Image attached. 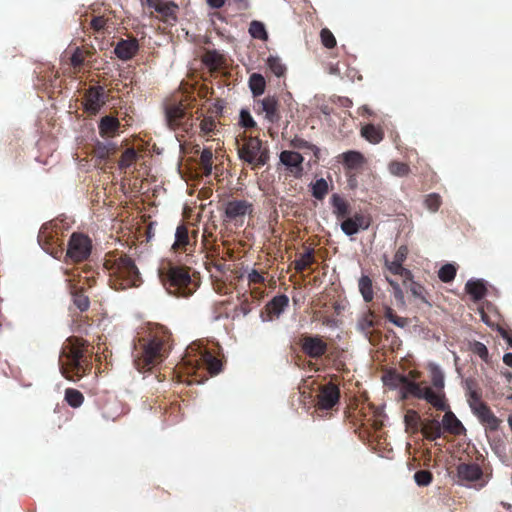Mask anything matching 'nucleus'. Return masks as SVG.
<instances>
[{"label": "nucleus", "instance_id": "nucleus-1", "mask_svg": "<svg viewBox=\"0 0 512 512\" xmlns=\"http://www.w3.org/2000/svg\"><path fill=\"white\" fill-rule=\"evenodd\" d=\"M159 279L166 291L177 297H188L195 292L188 270L184 267L167 265L158 270Z\"/></svg>", "mask_w": 512, "mask_h": 512}, {"label": "nucleus", "instance_id": "nucleus-2", "mask_svg": "<svg viewBox=\"0 0 512 512\" xmlns=\"http://www.w3.org/2000/svg\"><path fill=\"white\" fill-rule=\"evenodd\" d=\"M399 389L402 399L413 396L417 399L425 400L437 410H446L448 408L445 393H436L431 387L422 386L421 383H416L407 377L405 383Z\"/></svg>", "mask_w": 512, "mask_h": 512}, {"label": "nucleus", "instance_id": "nucleus-3", "mask_svg": "<svg viewBox=\"0 0 512 512\" xmlns=\"http://www.w3.org/2000/svg\"><path fill=\"white\" fill-rule=\"evenodd\" d=\"M109 269L111 270L110 275L115 278V288L126 289L138 286L140 283L139 271L132 259L127 256L116 259Z\"/></svg>", "mask_w": 512, "mask_h": 512}, {"label": "nucleus", "instance_id": "nucleus-4", "mask_svg": "<svg viewBox=\"0 0 512 512\" xmlns=\"http://www.w3.org/2000/svg\"><path fill=\"white\" fill-rule=\"evenodd\" d=\"M83 352L80 344L75 340L68 339L62 349L60 356V370L64 377L69 380H74V376L70 375V372H75V375L80 378L79 373L81 369L80 360Z\"/></svg>", "mask_w": 512, "mask_h": 512}, {"label": "nucleus", "instance_id": "nucleus-5", "mask_svg": "<svg viewBox=\"0 0 512 512\" xmlns=\"http://www.w3.org/2000/svg\"><path fill=\"white\" fill-rule=\"evenodd\" d=\"M240 159L253 167L264 166L269 159L267 149L262 147V142L256 137H250L241 147L238 148Z\"/></svg>", "mask_w": 512, "mask_h": 512}, {"label": "nucleus", "instance_id": "nucleus-6", "mask_svg": "<svg viewBox=\"0 0 512 512\" xmlns=\"http://www.w3.org/2000/svg\"><path fill=\"white\" fill-rule=\"evenodd\" d=\"M91 248V241L87 236L73 233L68 243L67 257L74 262H81L89 257Z\"/></svg>", "mask_w": 512, "mask_h": 512}, {"label": "nucleus", "instance_id": "nucleus-7", "mask_svg": "<svg viewBox=\"0 0 512 512\" xmlns=\"http://www.w3.org/2000/svg\"><path fill=\"white\" fill-rule=\"evenodd\" d=\"M165 357L163 341L159 338H153L144 346L143 363L150 367L160 363Z\"/></svg>", "mask_w": 512, "mask_h": 512}, {"label": "nucleus", "instance_id": "nucleus-8", "mask_svg": "<svg viewBox=\"0 0 512 512\" xmlns=\"http://www.w3.org/2000/svg\"><path fill=\"white\" fill-rule=\"evenodd\" d=\"M281 164H283L288 172L295 178H300L303 174L302 163L304 161L303 156L295 151L285 150L280 153L279 156Z\"/></svg>", "mask_w": 512, "mask_h": 512}, {"label": "nucleus", "instance_id": "nucleus-9", "mask_svg": "<svg viewBox=\"0 0 512 512\" xmlns=\"http://www.w3.org/2000/svg\"><path fill=\"white\" fill-rule=\"evenodd\" d=\"M339 397V388L333 383H328L320 388L317 405L319 409L329 410L338 403Z\"/></svg>", "mask_w": 512, "mask_h": 512}, {"label": "nucleus", "instance_id": "nucleus-10", "mask_svg": "<svg viewBox=\"0 0 512 512\" xmlns=\"http://www.w3.org/2000/svg\"><path fill=\"white\" fill-rule=\"evenodd\" d=\"M371 224L370 217L361 213L346 218L341 223V230L347 236L357 234L361 230H367Z\"/></svg>", "mask_w": 512, "mask_h": 512}, {"label": "nucleus", "instance_id": "nucleus-11", "mask_svg": "<svg viewBox=\"0 0 512 512\" xmlns=\"http://www.w3.org/2000/svg\"><path fill=\"white\" fill-rule=\"evenodd\" d=\"M147 6L154 9L160 18L167 23H174L177 19L176 11L178 6L171 1L165 0H147Z\"/></svg>", "mask_w": 512, "mask_h": 512}, {"label": "nucleus", "instance_id": "nucleus-12", "mask_svg": "<svg viewBox=\"0 0 512 512\" xmlns=\"http://www.w3.org/2000/svg\"><path fill=\"white\" fill-rule=\"evenodd\" d=\"M225 216L230 220L243 219L253 212V205L247 200H233L225 205Z\"/></svg>", "mask_w": 512, "mask_h": 512}, {"label": "nucleus", "instance_id": "nucleus-13", "mask_svg": "<svg viewBox=\"0 0 512 512\" xmlns=\"http://www.w3.org/2000/svg\"><path fill=\"white\" fill-rule=\"evenodd\" d=\"M302 349L312 358H318L325 354L327 344L318 336H307L302 340Z\"/></svg>", "mask_w": 512, "mask_h": 512}, {"label": "nucleus", "instance_id": "nucleus-14", "mask_svg": "<svg viewBox=\"0 0 512 512\" xmlns=\"http://www.w3.org/2000/svg\"><path fill=\"white\" fill-rule=\"evenodd\" d=\"M457 476L461 482H474L481 478L482 470L474 463H461L457 467Z\"/></svg>", "mask_w": 512, "mask_h": 512}, {"label": "nucleus", "instance_id": "nucleus-15", "mask_svg": "<svg viewBox=\"0 0 512 512\" xmlns=\"http://www.w3.org/2000/svg\"><path fill=\"white\" fill-rule=\"evenodd\" d=\"M69 289L73 297L74 304L81 310L85 311L89 307V298L85 294L82 293L83 285H80L81 280L78 281V284L74 283V280L69 278Z\"/></svg>", "mask_w": 512, "mask_h": 512}, {"label": "nucleus", "instance_id": "nucleus-16", "mask_svg": "<svg viewBox=\"0 0 512 512\" xmlns=\"http://www.w3.org/2000/svg\"><path fill=\"white\" fill-rule=\"evenodd\" d=\"M138 51V43L135 39L121 40L115 47V54L121 60L131 59Z\"/></svg>", "mask_w": 512, "mask_h": 512}, {"label": "nucleus", "instance_id": "nucleus-17", "mask_svg": "<svg viewBox=\"0 0 512 512\" xmlns=\"http://www.w3.org/2000/svg\"><path fill=\"white\" fill-rule=\"evenodd\" d=\"M476 406L473 407L472 411L475 415L482 421L486 423L491 429H496L498 427L499 421L496 416L491 412L489 407L484 403H476Z\"/></svg>", "mask_w": 512, "mask_h": 512}, {"label": "nucleus", "instance_id": "nucleus-18", "mask_svg": "<svg viewBox=\"0 0 512 512\" xmlns=\"http://www.w3.org/2000/svg\"><path fill=\"white\" fill-rule=\"evenodd\" d=\"M444 411L445 414L441 422L442 429L451 434L460 435L464 431L463 425L457 419L455 414L449 410V407Z\"/></svg>", "mask_w": 512, "mask_h": 512}, {"label": "nucleus", "instance_id": "nucleus-19", "mask_svg": "<svg viewBox=\"0 0 512 512\" xmlns=\"http://www.w3.org/2000/svg\"><path fill=\"white\" fill-rule=\"evenodd\" d=\"M258 105L260 107L261 112L264 113L265 118L268 121L274 122L278 119V101L275 97L267 96L262 100L258 101Z\"/></svg>", "mask_w": 512, "mask_h": 512}, {"label": "nucleus", "instance_id": "nucleus-20", "mask_svg": "<svg viewBox=\"0 0 512 512\" xmlns=\"http://www.w3.org/2000/svg\"><path fill=\"white\" fill-rule=\"evenodd\" d=\"M428 370L430 373V380L433 386L431 388L433 391L436 393H444L445 376L440 366L435 363H429Z\"/></svg>", "mask_w": 512, "mask_h": 512}, {"label": "nucleus", "instance_id": "nucleus-21", "mask_svg": "<svg viewBox=\"0 0 512 512\" xmlns=\"http://www.w3.org/2000/svg\"><path fill=\"white\" fill-rule=\"evenodd\" d=\"M289 304V299L286 295L275 296L266 306L267 313L270 320L273 317H279Z\"/></svg>", "mask_w": 512, "mask_h": 512}, {"label": "nucleus", "instance_id": "nucleus-22", "mask_svg": "<svg viewBox=\"0 0 512 512\" xmlns=\"http://www.w3.org/2000/svg\"><path fill=\"white\" fill-rule=\"evenodd\" d=\"M103 89L101 87L91 88L86 94V109L95 113L103 103Z\"/></svg>", "mask_w": 512, "mask_h": 512}, {"label": "nucleus", "instance_id": "nucleus-23", "mask_svg": "<svg viewBox=\"0 0 512 512\" xmlns=\"http://www.w3.org/2000/svg\"><path fill=\"white\" fill-rule=\"evenodd\" d=\"M185 116V111L182 105H171L166 110V119L170 128L175 129L181 124Z\"/></svg>", "mask_w": 512, "mask_h": 512}, {"label": "nucleus", "instance_id": "nucleus-24", "mask_svg": "<svg viewBox=\"0 0 512 512\" xmlns=\"http://www.w3.org/2000/svg\"><path fill=\"white\" fill-rule=\"evenodd\" d=\"M442 430L441 423L436 419L426 421L421 427V432L429 440H436L440 438Z\"/></svg>", "mask_w": 512, "mask_h": 512}, {"label": "nucleus", "instance_id": "nucleus-25", "mask_svg": "<svg viewBox=\"0 0 512 512\" xmlns=\"http://www.w3.org/2000/svg\"><path fill=\"white\" fill-rule=\"evenodd\" d=\"M119 128V122L116 118L105 116L99 124V131L103 137H111Z\"/></svg>", "mask_w": 512, "mask_h": 512}, {"label": "nucleus", "instance_id": "nucleus-26", "mask_svg": "<svg viewBox=\"0 0 512 512\" xmlns=\"http://www.w3.org/2000/svg\"><path fill=\"white\" fill-rule=\"evenodd\" d=\"M331 204L333 206V213L337 219H344L349 214L348 203L339 195L334 194L331 197Z\"/></svg>", "mask_w": 512, "mask_h": 512}, {"label": "nucleus", "instance_id": "nucleus-27", "mask_svg": "<svg viewBox=\"0 0 512 512\" xmlns=\"http://www.w3.org/2000/svg\"><path fill=\"white\" fill-rule=\"evenodd\" d=\"M466 291L474 300H480L486 294V287L481 280H470L466 283Z\"/></svg>", "mask_w": 512, "mask_h": 512}, {"label": "nucleus", "instance_id": "nucleus-28", "mask_svg": "<svg viewBox=\"0 0 512 512\" xmlns=\"http://www.w3.org/2000/svg\"><path fill=\"white\" fill-rule=\"evenodd\" d=\"M386 267L391 274L399 275L402 278L403 285H406L407 281L412 277L411 272L394 259L393 261H386Z\"/></svg>", "mask_w": 512, "mask_h": 512}, {"label": "nucleus", "instance_id": "nucleus-29", "mask_svg": "<svg viewBox=\"0 0 512 512\" xmlns=\"http://www.w3.org/2000/svg\"><path fill=\"white\" fill-rule=\"evenodd\" d=\"M266 82L261 74L253 73L249 78V87L254 96H260L265 91Z\"/></svg>", "mask_w": 512, "mask_h": 512}, {"label": "nucleus", "instance_id": "nucleus-30", "mask_svg": "<svg viewBox=\"0 0 512 512\" xmlns=\"http://www.w3.org/2000/svg\"><path fill=\"white\" fill-rule=\"evenodd\" d=\"M343 162L349 169H356L364 162V157L360 152L348 151L343 153Z\"/></svg>", "mask_w": 512, "mask_h": 512}, {"label": "nucleus", "instance_id": "nucleus-31", "mask_svg": "<svg viewBox=\"0 0 512 512\" xmlns=\"http://www.w3.org/2000/svg\"><path fill=\"white\" fill-rule=\"evenodd\" d=\"M361 134L367 141L373 144H377L383 139L382 131L370 124L362 128Z\"/></svg>", "mask_w": 512, "mask_h": 512}, {"label": "nucleus", "instance_id": "nucleus-32", "mask_svg": "<svg viewBox=\"0 0 512 512\" xmlns=\"http://www.w3.org/2000/svg\"><path fill=\"white\" fill-rule=\"evenodd\" d=\"M267 66L276 77H283L287 72L286 65L278 56L268 57Z\"/></svg>", "mask_w": 512, "mask_h": 512}, {"label": "nucleus", "instance_id": "nucleus-33", "mask_svg": "<svg viewBox=\"0 0 512 512\" xmlns=\"http://www.w3.org/2000/svg\"><path fill=\"white\" fill-rule=\"evenodd\" d=\"M406 376L400 375L394 371H389L383 375V383L391 389L400 388L405 383Z\"/></svg>", "mask_w": 512, "mask_h": 512}, {"label": "nucleus", "instance_id": "nucleus-34", "mask_svg": "<svg viewBox=\"0 0 512 512\" xmlns=\"http://www.w3.org/2000/svg\"><path fill=\"white\" fill-rule=\"evenodd\" d=\"M189 243L188 229L184 225L177 227L175 241L172 245L174 250L182 249Z\"/></svg>", "mask_w": 512, "mask_h": 512}, {"label": "nucleus", "instance_id": "nucleus-35", "mask_svg": "<svg viewBox=\"0 0 512 512\" xmlns=\"http://www.w3.org/2000/svg\"><path fill=\"white\" fill-rule=\"evenodd\" d=\"M358 286H359V291H360L364 301L365 302L372 301V299H373V289H372V281H371V279L368 276L363 275L359 279Z\"/></svg>", "mask_w": 512, "mask_h": 512}, {"label": "nucleus", "instance_id": "nucleus-36", "mask_svg": "<svg viewBox=\"0 0 512 512\" xmlns=\"http://www.w3.org/2000/svg\"><path fill=\"white\" fill-rule=\"evenodd\" d=\"M212 158L213 153L210 149H204L200 155V166L205 176H209L212 173Z\"/></svg>", "mask_w": 512, "mask_h": 512}, {"label": "nucleus", "instance_id": "nucleus-37", "mask_svg": "<svg viewBox=\"0 0 512 512\" xmlns=\"http://www.w3.org/2000/svg\"><path fill=\"white\" fill-rule=\"evenodd\" d=\"M65 399L68 404L74 408L80 407L84 401L82 393L72 388L66 389Z\"/></svg>", "mask_w": 512, "mask_h": 512}, {"label": "nucleus", "instance_id": "nucleus-38", "mask_svg": "<svg viewBox=\"0 0 512 512\" xmlns=\"http://www.w3.org/2000/svg\"><path fill=\"white\" fill-rule=\"evenodd\" d=\"M328 193V183L324 178L316 180L312 184V195L318 200H322Z\"/></svg>", "mask_w": 512, "mask_h": 512}, {"label": "nucleus", "instance_id": "nucleus-39", "mask_svg": "<svg viewBox=\"0 0 512 512\" xmlns=\"http://www.w3.org/2000/svg\"><path fill=\"white\" fill-rule=\"evenodd\" d=\"M313 251L307 250L294 261V266L297 271H303L313 263Z\"/></svg>", "mask_w": 512, "mask_h": 512}, {"label": "nucleus", "instance_id": "nucleus-40", "mask_svg": "<svg viewBox=\"0 0 512 512\" xmlns=\"http://www.w3.org/2000/svg\"><path fill=\"white\" fill-rule=\"evenodd\" d=\"M249 33L253 38L266 40L268 35L262 22L252 21L249 27Z\"/></svg>", "mask_w": 512, "mask_h": 512}, {"label": "nucleus", "instance_id": "nucleus-41", "mask_svg": "<svg viewBox=\"0 0 512 512\" xmlns=\"http://www.w3.org/2000/svg\"><path fill=\"white\" fill-rule=\"evenodd\" d=\"M406 430L412 433L418 430L419 415L416 411L409 410L404 417Z\"/></svg>", "mask_w": 512, "mask_h": 512}, {"label": "nucleus", "instance_id": "nucleus-42", "mask_svg": "<svg viewBox=\"0 0 512 512\" xmlns=\"http://www.w3.org/2000/svg\"><path fill=\"white\" fill-rule=\"evenodd\" d=\"M203 361L211 374H218L221 371L220 360L211 355L210 353H205L203 355Z\"/></svg>", "mask_w": 512, "mask_h": 512}, {"label": "nucleus", "instance_id": "nucleus-43", "mask_svg": "<svg viewBox=\"0 0 512 512\" xmlns=\"http://www.w3.org/2000/svg\"><path fill=\"white\" fill-rule=\"evenodd\" d=\"M137 153L133 148H128L124 151L119 161V166L122 169L129 168L136 160Z\"/></svg>", "mask_w": 512, "mask_h": 512}, {"label": "nucleus", "instance_id": "nucleus-44", "mask_svg": "<svg viewBox=\"0 0 512 512\" xmlns=\"http://www.w3.org/2000/svg\"><path fill=\"white\" fill-rule=\"evenodd\" d=\"M388 169L392 175L398 177L406 176L410 171L409 166L407 164L397 161L391 162L389 164Z\"/></svg>", "mask_w": 512, "mask_h": 512}, {"label": "nucleus", "instance_id": "nucleus-45", "mask_svg": "<svg viewBox=\"0 0 512 512\" xmlns=\"http://www.w3.org/2000/svg\"><path fill=\"white\" fill-rule=\"evenodd\" d=\"M456 275V268L452 264H446L441 267L438 272V276L443 282H450L454 279Z\"/></svg>", "mask_w": 512, "mask_h": 512}, {"label": "nucleus", "instance_id": "nucleus-46", "mask_svg": "<svg viewBox=\"0 0 512 512\" xmlns=\"http://www.w3.org/2000/svg\"><path fill=\"white\" fill-rule=\"evenodd\" d=\"M405 286H407L409 288L411 294L415 298L420 299L423 302H426V299H425V296H424V288H423L422 285L412 281V278H411L410 280L407 281Z\"/></svg>", "mask_w": 512, "mask_h": 512}, {"label": "nucleus", "instance_id": "nucleus-47", "mask_svg": "<svg viewBox=\"0 0 512 512\" xmlns=\"http://www.w3.org/2000/svg\"><path fill=\"white\" fill-rule=\"evenodd\" d=\"M426 208L431 212H436L441 205V198L438 194H429L424 201Z\"/></svg>", "mask_w": 512, "mask_h": 512}, {"label": "nucleus", "instance_id": "nucleus-48", "mask_svg": "<svg viewBox=\"0 0 512 512\" xmlns=\"http://www.w3.org/2000/svg\"><path fill=\"white\" fill-rule=\"evenodd\" d=\"M414 479L419 486H427L432 481V474L427 470H420L414 474Z\"/></svg>", "mask_w": 512, "mask_h": 512}, {"label": "nucleus", "instance_id": "nucleus-49", "mask_svg": "<svg viewBox=\"0 0 512 512\" xmlns=\"http://www.w3.org/2000/svg\"><path fill=\"white\" fill-rule=\"evenodd\" d=\"M321 41L327 48H333L336 45V39L330 30L324 28L320 33Z\"/></svg>", "mask_w": 512, "mask_h": 512}, {"label": "nucleus", "instance_id": "nucleus-50", "mask_svg": "<svg viewBox=\"0 0 512 512\" xmlns=\"http://www.w3.org/2000/svg\"><path fill=\"white\" fill-rule=\"evenodd\" d=\"M200 128L204 134H210L216 128V121L212 117H205L200 123Z\"/></svg>", "mask_w": 512, "mask_h": 512}, {"label": "nucleus", "instance_id": "nucleus-51", "mask_svg": "<svg viewBox=\"0 0 512 512\" xmlns=\"http://www.w3.org/2000/svg\"><path fill=\"white\" fill-rule=\"evenodd\" d=\"M372 316H373L372 312H368L360 319V321L358 323V327L360 330L368 331L370 328L373 327L374 322H373Z\"/></svg>", "mask_w": 512, "mask_h": 512}, {"label": "nucleus", "instance_id": "nucleus-52", "mask_svg": "<svg viewBox=\"0 0 512 512\" xmlns=\"http://www.w3.org/2000/svg\"><path fill=\"white\" fill-rule=\"evenodd\" d=\"M240 123L245 128H251L255 126V121L253 120L250 113L246 110H241L240 112Z\"/></svg>", "mask_w": 512, "mask_h": 512}, {"label": "nucleus", "instance_id": "nucleus-53", "mask_svg": "<svg viewBox=\"0 0 512 512\" xmlns=\"http://www.w3.org/2000/svg\"><path fill=\"white\" fill-rule=\"evenodd\" d=\"M473 352L485 361L488 359V349L483 343H474Z\"/></svg>", "mask_w": 512, "mask_h": 512}, {"label": "nucleus", "instance_id": "nucleus-54", "mask_svg": "<svg viewBox=\"0 0 512 512\" xmlns=\"http://www.w3.org/2000/svg\"><path fill=\"white\" fill-rule=\"evenodd\" d=\"M105 25H106V20L103 16H96L91 20V27L95 31H100V30L104 29Z\"/></svg>", "mask_w": 512, "mask_h": 512}, {"label": "nucleus", "instance_id": "nucleus-55", "mask_svg": "<svg viewBox=\"0 0 512 512\" xmlns=\"http://www.w3.org/2000/svg\"><path fill=\"white\" fill-rule=\"evenodd\" d=\"M468 403H469V406L471 407V409H473V407H475L476 403H483L480 399V395L473 389L469 388V392H468Z\"/></svg>", "mask_w": 512, "mask_h": 512}, {"label": "nucleus", "instance_id": "nucleus-56", "mask_svg": "<svg viewBox=\"0 0 512 512\" xmlns=\"http://www.w3.org/2000/svg\"><path fill=\"white\" fill-rule=\"evenodd\" d=\"M84 61V57L80 49H76L73 55L71 56V64L74 67L81 66Z\"/></svg>", "mask_w": 512, "mask_h": 512}, {"label": "nucleus", "instance_id": "nucleus-57", "mask_svg": "<svg viewBox=\"0 0 512 512\" xmlns=\"http://www.w3.org/2000/svg\"><path fill=\"white\" fill-rule=\"evenodd\" d=\"M408 254V249L405 246H401L398 248L394 255V260L400 262L401 264L405 261Z\"/></svg>", "mask_w": 512, "mask_h": 512}, {"label": "nucleus", "instance_id": "nucleus-58", "mask_svg": "<svg viewBox=\"0 0 512 512\" xmlns=\"http://www.w3.org/2000/svg\"><path fill=\"white\" fill-rule=\"evenodd\" d=\"M394 297L397 300L399 306H405L404 293L399 285H395V289L393 290Z\"/></svg>", "mask_w": 512, "mask_h": 512}, {"label": "nucleus", "instance_id": "nucleus-59", "mask_svg": "<svg viewBox=\"0 0 512 512\" xmlns=\"http://www.w3.org/2000/svg\"><path fill=\"white\" fill-rule=\"evenodd\" d=\"M391 323H393L395 326L397 327H400V328H405L406 326H408L409 324V320L408 318H404V317H400V316H395L392 320H391Z\"/></svg>", "mask_w": 512, "mask_h": 512}, {"label": "nucleus", "instance_id": "nucleus-60", "mask_svg": "<svg viewBox=\"0 0 512 512\" xmlns=\"http://www.w3.org/2000/svg\"><path fill=\"white\" fill-rule=\"evenodd\" d=\"M248 280L252 283H260L264 280V278L257 270H252L248 274Z\"/></svg>", "mask_w": 512, "mask_h": 512}, {"label": "nucleus", "instance_id": "nucleus-61", "mask_svg": "<svg viewBox=\"0 0 512 512\" xmlns=\"http://www.w3.org/2000/svg\"><path fill=\"white\" fill-rule=\"evenodd\" d=\"M295 146L298 147V148H311L313 151H314V154L316 155L319 151V149L314 146V145H310L308 142L306 141H303V140H298L296 143H295Z\"/></svg>", "mask_w": 512, "mask_h": 512}, {"label": "nucleus", "instance_id": "nucleus-62", "mask_svg": "<svg viewBox=\"0 0 512 512\" xmlns=\"http://www.w3.org/2000/svg\"><path fill=\"white\" fill-rule=\"evenodd\" d=\"M384 314H385L386 319L388 321H390V322L396 316V314L394 313L393 309L391 307H389V306H385Z\"/></svg>", "mask_w": 512, "mask_h": 512}, {"label": "nucleus", "instance_id": "nucleus-63", "mask_svg": "<svg viewBox=\"0 0 512 512\" xmlns=\"http://www.w3.org/2000/svg\"><path fill=\"white\" fill-rule=\"evenodd\" d=\"M207 3L212 8L218 9V8H221L224 5L225 0H207Z\"/></svg>", "mask_w": 512, "mask_h": 512}, {"label": "nucleus", "instance_id": "nucleus-64", "mask_svg": "<svg viewBox=\"0 0 512 512\" xmlns=\"http://www.w3.org/2000/svg\"><path fill=\"white\" fill-rule=\"evenodd\" d=\"M503 362L509 366V367H512V353H506L504 356H503Z\"/></svg>", "mask_w": 512, "mask_h": 512}]
</instances>
